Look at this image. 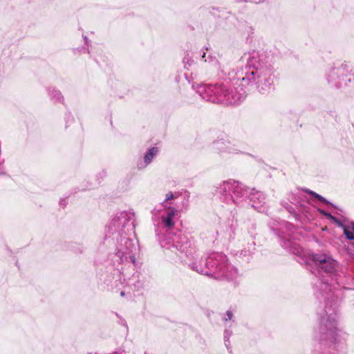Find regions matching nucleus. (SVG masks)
Masks as SVG:
<instances>
[{
    "label": "nucleus",
    "instance_id": "393cba45",
    "mask_svg": "<svg viewBox=\"0 0 354 354\" xmlns=\"http://www.w3.org/2000/svg\"><path fill=\"white\" fill-rule=\"evenodd\" d=\"M112 354H124V351L120 349L119 351H116L115 353H112Z\"/></svg>",
    "mask_w": 354,
    "mask_h": 354
},
{
    "label": "nucleus",
    "instance_id": "6ab92c4d",
    "mask_svg": "<svg viewBox=\"0 0 354 354\" xmlns=\"http://www.w3.org/2000/svg\"><path fill=\"white\" fill-rule=\"evenodd\" d=\"M82 37H83V39L84 40L85 45L87 47L86 48V47L83 46L81 48H75L73 49V52L74 53H76V52H80L82 49H85L87 53H90V51H89V49H88V45H89L90 41H89L88 38L87 37V36L83 35Z\"/></svg>",
    "mask_w": 354,
    "mask_h": 354
},
{
    "label": "nucleus",
    "instance_id": "412c9836",
    "mask_svg": "<svg viewBox=\"0 0 354 354\" xmlns=\"http://www.w3.org/2000/svg\"><path fill=\"white\" fill-rule=\"evenodd\" d=\"M291 244L292 243L289 240L282 241L281 243V245L283 248L294 252V251L290 248Z\"/></svg>",
    "mask_w": 354,
    "mask_h": 354
},
{
    "label": "nucleus",
    "instance_id": "b1692460",
    "mask_svg": "<svg viewBox=\"0 0 354 354\" xmlns=\"http://www.w3.org/2000/svg\"><path fill=\"white\" fill-rule=\"evenodd\" d=\"M66 200L65 198H62L59 201V204L62 206H65L66 205Z\"/></svg>",
    "mask_w": 354,
    "mask_h": 354
},
{
    "label": "nucleus",
    "instance_id": "f3484780",
    "mask_svg": "<svg viewBox=\"0 0 354 354\" xmlns=\"http://www.w3.org/2000/svg\"><path fill=\"white\" fill-rule=\"evenodd\" d=\"M201 58L204 59L205 62L209 63L216 67L218 66V62L216 57L209 55L207 57H206V53H203L201 55Z\"/></svg>",
    "mask_w": 354,
    "mask_h": 354
},
{
    "label": "nucleus",
    "instance_id": "5701e85b",
    "mask_svg": "<svg viewBox=\"0 0 354 354\" xmlns=\"http://www.w3.org/2000/svg\"><path fill=\"white\" fill-rule=\"evenodd\" d=\"M239 2H252L254 3H259L261 2H263V0H237Z\"/></svg>",
    "mask_w": 354,
    "mask_h": 354
},
{
    "label": "nucleus",
    "instance_id": "4468645a",
    "mask_svg": "<svg viewBox=\"0 0 354 354\" xmlns=\"http://www.w3.org/2000/svg\"><path fill=\"white\" fill-rule=\"evenodd\" d=\"M48 93L50 100H53L55 103H64V97L61 91L57 90L56 88L52 86L49 87L48 88Z\"/></svg>",
    "mask_w": 354,
    "mask_h": 354
},
{
    "label": "nucleus",
    "instance_id": "39448f33",
    "mask_svg": "<svg viewBox=\"0 0 354 354\" xmlns=\"http://www.w3.org/2000/svg\"><path fill=\"white\" fill-rule=\"evenodd\" d=\"M114 243V257L115 261L120 264L132 263L136 266V256L139 252L137 241L131 239L127 235L118 234L112 236Z\"/></svg>",
    "mask_w": 354,
    "mask_h": 354
},
{
    "label": "nucleus",
    "instance_id": "cd10ccee",
    "mask_svg": "<svg viewBox=\"0 0 354 354\" xmlns=\"http://www.w3.org/2000/svg\"><path fill=\"white\" fill-rule=\"evenodd\" d=\"M120 294V295L122 297L124 296V291H121Z\"/></svg>",
    "mask_w": 354,
    "mask_h": 354
},
{
    "label": "nucleus",
    "instance_id": "9d476101",
    "mask_svg": "<svg viewBox=\"0 0 354 354\" xmlns=\"http://www.w3.org/2000/svg\"><path fill=\"white\" fill-rule=\"evenodd\" d=\"M165 208V211L160 216L161 223L165 227L171 229L175 224L174 216L176 214V209L170 206Z\"/></svg>",
    "mask_w": 354,
    "mask_h": 354
},
{
    "label": "nucleus",
    "instance_id": "9b49d317",
    "mask_svg": "<svg viewBox=\"0 0 354 354\" xmlns=\"http://www.w3.org/2000/svg\"><path fill=\"white\" fill-rule=\"evenodd\" d=\"M254 245V242L248 243L247 248H243L236 253V257L243 261H248L254 253L255 250Z\"/></svg>",
    "mask_w": 354,
    "mask_h": 354
},
{
    "label": "nucleus",
    "instance_id": "f257e3e1",
    "mask_svg": "<svg viewBox=\"0 0 354 354\" xmlns=\"http://www.w3.org/2000/svg\"><path fill=\"white\" fill-rule=\"evenodd\" d=\"M272 59V54L263 51L246 53L241 59L245 64V68L229 73L233 85L239 87L223 83L203 84L197 86L196 92L206 101L226 105L236 104L243 100L246 97L244 87L249 86L261 94H268L274 89Z\"/></svg>",
    "mask_w": 354,
    "mask_h": 354
},
{
    "label": "nucleus",
    "instance_id": "0eeeda50",
    "mask_svg": "<svg viewBox=\"0 0 354 354\" xmlns=\"http://www.w3.org/2000/svg\"><path fill=\"white\" fill-rule=\"evenodd\" d=\"M135 229V215L131 211L117 212L112 218V236L128 235Z\"/></svg>",
    "mask_w": 354,
    "mask_h": 354
},
{
    "label": "nucleus",
    "instance_id": "bb28decb",
    "mask_svg": "<svg viewBox=\"0 0 354 354\" xmlns=\"http://www.w3.org/2000/svg\"><path fill=\"white\" fill-rule=\"evenodd\" d=\"M105 230H106V232H109V227L106 226V228H105Z\"/></svg>",
    "mask_w": 354,
    "mask_h": 354
},
{
    "label": "nucleus",
    "instance_id": "dca6fc26",
    "mask_svg": "<svg viewBox=\"0 0 354 354\" xmlns=\"http://www.w3.org/2000/svg\"><path fill=\"white\" fill-rule=\"evenodd\" d=\"M232 335V330L229 328H225L223 333V339H224V344L227 350V351L230 353H232V349L231 347V342H230V337Z\"/></svg>",
    "mask_w": 354,
    "mask_h": 354
},
{
    "label": "nucleus",
    "instance_id": "aec40b11",
    "mask_svg": "<svg viewBox=\"0 0 354 354\" xmlns=\"http://www.w3.org/2000/svg\"><path fill=\"white\" fill-rule=\"evenodd\" d=\"M177 198V195L176 194H173L172 192H169L166 194V196H165V201L161 203V205L164 207H167V203L170 200H172V199H174Z\"/></svg>",
    "mask_w": 354,
    "mask_h": 354
},
{
    "label": "nucleus",
    "instance_id": "f03ea898",
    "mask_svg": "<svg viewBox=\"0 0 354 354\" xmlns=\"http://www.w3.org/2000/svg\"><path fill=\"white\" fill-rule=\"evenodd\" d=\"M309 261L315 267L312 272L321 280L317 297H321L325 302L317 312L319 326L315 330L314 339L328 346L344 344V333L337 327V302L342 296L341 288H337L340 287L338 263L324 253L312 254Z\"/></svg>",
    "mask_w": 354,
    "mask_h": 354
},
{
    "label": "nucleus",
    "instance_id": "f8f14e48",
    "mask_svg": "<svg viewBox=\"0 0 354 354\" xmlns=\"http://www.w3.org/2000/svg\"><path fill=\"white\" fill-rule=\"evenodd\" d=\"M338 224L343 228L346 237L349 240L353 241V244L354 245V222L347 221L344 223L339 222Z\"/></svg>",
    "mask_w": 354,
    "mask_h": 354
},
{
    "label": "nucleus",
    "instance_id": "4be33fe9",
    "mask_svg": "<svg viewBox=\"0 0 354 354\" xmlns=\"http://www.w3.org/2000/svg\"><path fill=\"white\" fill-rule=\"evenodd\" d=\"M233 319V313L231 310H227L225 317L223 318L224 322L231 321Z\"/></svg>",
    "mask_w": 354,
    "mask_h": 354
},
{
    "label": "nucleus",
    "instance_id": "ddd939ff",
    "mask_svg": "<svg viewBox=\"0 0 354 354\" xmlns=\"http://www.w3.org/2000/svg\"><path fill=\"white\" fill-rule=\"evenodd\" d=\"M200 56L197 53H187L183 59L185 68L191 69L196 64Z\"/></svg>",
    "mask_w": 354,
    "mask_h": 354
},
{
    "label": "nucleus",
    "instance_id": "a878e982",
    "mask_svg": "<svg viewBox=\"0 0 354 354\" xmlns=\"http://www.w3.org/2000/svg\"><path fill=\"white\" fill-rule=\"evenodd\" d=\"M322 214H323L324 215H326V216H330V217H331V218H333V217L330 214H328V213H326V212H322Z\"/></svg>",
    "mask_w": 354,
    "mask_h": 354
},
{
    "label": "nucleus",
    "instance_id": "a211bd4d",
    "mask_svg": "<svg viewBox=\"0 0 354 354\" xmlns=\"http://www.w3.org/2000/svg\"><path fill=\"white\" fill-rule=\"evenodd\" d=\"M307 193H308L310 196H313L315 198L317 199L319 201L324 203L325 204H331L326 198L321 196L320 194L311 191V190H307Z\"/></svg>",
    "mask_w": 354,
    "mask_h": 354
},
{
    "label": "nucleus",
    "instance_id": "7ed1b4c3",
    "mask_svg": "<svg viewBox=\"0 0 354 354\" xmlns=\"http://www.w3.org/2000/svg\"><path fill=\"white\" fill-rule=\"evenodd\" d=\"M160 244L163 249L170 251L199 274L212 276L216 279L232 281L234 286L238 285V270L228 263L225 254L214 253L203 261L181 232L167 233L160 240Z\"/></svg>",
    "mask_w": 354,
    "mask_h": 354
},
{
    "label": "nucleus",
    "instance_id": "423d86ee",
    "mask_svg": "<svg viewBox=\"0 0 354 354\" xmlns=\"http://www.w3.org/2000/svg\"><path fill=\"white\" fill-rule=\"evenodd\" d=\"M326 80L330 87L342 89L348 83H354V75L350 66L345 62H337L330 66L326 72Z\"/></svg>",
    "mask_w": 354,
    "mask_h": 354
},
{
    "label": "nucleus",
    "instance_id": "6e6552de",
    "mask_svg": "<svg viewBox=\"0 0 354 354\" xmlns=\"http://www.w3.org/2000/svg\"><path fill=\"white\" fill-rule=\"evenodd\" d=\"M212 149L218 153H238L240 150L236 149L232 144L227 140L223 139L214 141L212 143Z\"/></svg>",
    "mask_w": 354,
    "mask_h": 354
},
{
    "label": "nucleus",
    "instance_id": "2eb2a0df",
    "mask_svg": "<svg viewBox=\"0 0 354 354\" xmlns=\"http://www.w3.org/2000/svg\"><path fill=\"white\" fill-rule=\"evenodd\" d=\"M115 315L118 319L117 322L118 324L119 325L120 333L121 336L126 338L129 332V328L127 322L125 321L124 319L120 317L117 313Z\"/></svg>",
    "mask_w": 354,
    "mask_h": 354
},
{
    "label": "nucleus",
    "instance_id": "20e7f679",
    "mask_svg": "<svg viewBox=\"0 0 354 354\" xmlns=\"http://www.w3.org/2000/svg\"><path fill=\"white\" fill-rule=\"evenodd\" d=\"M212 192L227 205L234 204L241 208L252 207L260 212L266 209V197L262 192L232 179L216 183Z\"/></svg>",
    "mask_w": 354,
    "mask_h": 354
},
{
    "label": "nucleus",
    "instance_id": "1a4fd4ad",
    "mask_svg": "<svg viewBox=\"0 0 354 354\" xmlns=\"http://www.w3.org/2000/svg\"><path fill=\"white\" fill-rule=\"evenodd\" d=\"M159 149L156 147L149 148L145 153L143 160H138L137 162V168L139 170L145 169L151 163L153 160L158 156Z\"/></svg>",
    "mask_w": 354,
    "mask_h": 354
}]
</instances>
